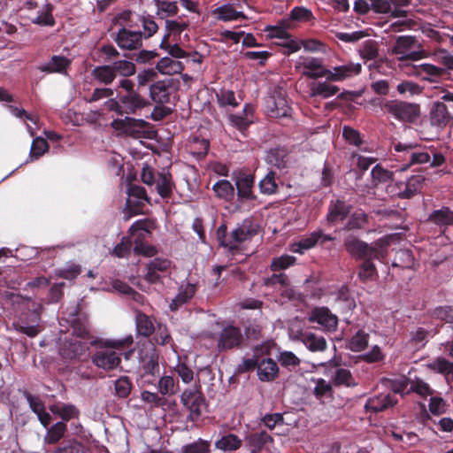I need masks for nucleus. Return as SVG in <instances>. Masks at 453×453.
<instances>
[{"instance_id":"nucleus-8","label":"nucleus","mask_w":453,"mask_h":453,"mask_svg":"<svg viewBox=\"0 0 453 453\" xmlns=\"http://www.w3.org/2000/svg\"><path fill=\"white\" fill-rule=\"evenodd\" d=\"M394 150L395 152L399 153V155L396 156L397 160L403 159L408 161L403 167V170L416 164H424L430 161L428 152L418 150L417 144L403 143L399 142L394 145Z\"/></svg>"},{"instance_id":"nucleus-59","label":"nucleus","mask_w":453,"mask_h":453,"mask_svg":"<svg viewBox=\"0 0 453 453\" xmlns=\"http://www.w3.org/2000/svg\"><path fill=\"white\" fill-rule=\"evenodd\" d=\"M87 349L88 347L84 342H69L67 349L65 350V354L71 359H81L85 355Z\"/></svg>"},{"instance_id":"nucleus-25","label":"nucleus","mask_w":453,"mask_h":453,"mask_svg":"<svg viewBox=\"0 0 453 453\" xmlns=\"http://www.w3.org/2000/svg\"><path fill=\"white\" fill-rule=\"evenodd\" d=\"M134 339L132 335L126 336L119 340H115V368L120 366L121 357L125 360H130L134 354L133 347Z\"/></svg>"},{"instance_id":"nucleus-20","label":"nucleus","mask_w":453,"mask_h":453,"mask_svg":"<svg viewBox=\"0 0 453 453\" xmlns=\"http://www.w3.org/2000/svg\"><path fill=\"white\" fill-rule=\"evenodd\" d=\"M69 322L73 328V334L82 339H92L89 334V323L88 315L79 311V305L76 306L73 313H70Z\"/></svg>"},{"instance_id":"nucleus-22","label":"nucleus","mask_w":453,"mask_h":453,"mask_svg":"<svg viewBox=\"0 0 453 453\" xmlns=\"http://www.w3.org/2000/svg\"><path fill=\"white\" fill-rule=\"evenodd\" d=\"M258 233V226L251 219H245L235 229L231 232L230 239L234 242H243Z\"/></svg>"},{"instance_id":"nucleus-37","label":"nucleus","mask_w":453,"mask_h":453,"mask_svg":"<svg viewBox=\"0 0 453 453\" xmlns=\"http://www.w3.org/2000/svg\"><path fill=\"white\" fill-rule=\"evenodd\" d=\"M215 195L226 202H231L235 196V188L233 184L226 180H220L212 186Z\"/></svg>"},{"instance_id":"nucleus-2","label":"nucleus","mask_w":453,"mask_h":453,"mask_svg":"<svg viewBox=\"0 0 453 453\" xmlns=\"http://www.w3.org/2000/svg\"><path fill=\"white\" fill-rule=\"evenodd\" d=\"M391 54L396 56L399 61H416L424 57V50L417 36L400 35L391 48Z\"/></svg>"},{"instance_id":"nucleus-47","label":"nucleus","mask_w":453,"mask_h":453,"mask_svg":"<svg viewBox=\"0 0 453 453\" xmlns=\"http://www.w3.org/2000/svg\"><path fill=\"white\" fill-rule=\"evenodd\" d=\"M181 453H211V442L198 438L193 442L183 445Z\"/></svg>"},{"instance_id":"nucleus-27","label":"nucleus","mask_w":453,"mask_h":453,"mask_svg":"<svg viewBox=\"0 0 453 453\" xmlns=\"http://www.w3.org/2000/svg\"><path fill=\"white\" fill-rule=\"evenodd\" d=\"M173 84L171 79L158 81L150 87L151 99L157 104H167L170 102V89Z\"/></svg>"},{"instance_id":"nucleus-41","label":"nucleus","mask_w":453,"mask_h":453,"mask_svg":"<svg viewBox=\"0 0 453 453\" xmlns=\"http://www.w3.org/2000/svg\"><path fill=\"white\" fill-rule=\"evenodd\" d=\"M429 220L440 226L453 225V211L449 207H442L440 210L434 211Z\"/></svg>"},{"instance_id":"nucleus-33","label":"nucleus","mask_w":453,"mask_h":453,"mask_svg":"<svg viewBox=\"0 0 453 453\" xmlns=\"http://www.w3.org/2000/svg\"><path fill=\"white\" fill-rule=\"evenodd\" d=\"M71 63L72 61L65 56L54 55L48 63L40 65L38 69L46 73H64Z\"/></svg>"},{"instance_id":"nucleus-45","label":"nucleus","mask_w":453,"mask_h":453,"mask_svg":"<svg viewBox=\"0 0 453 453\" xmlns=\"http://www.w3.org/2000/svg\"><path fill=\"white\" fill-rule=\"evenodd\" d=\"M259 190L264 195H273L278 191L276 183V173L269 171L258 183Z\"/></svg>"},{"instance_id":"nucleus-60","label":"nucleus","mask_w":453,"mask_h":453,"mask_svg":"<svg viewBox=\"0 0 453 453\" xmlns=\"http://www.w3.org/2000/svg\"><path fill=\"white\" fill-rule=\"evenodd\" d=\"M115 291L119 292L120 294L130 296L134 301L137 303H142L144 296L139 292L135 291L129 285L115 280Z\"/></svg>"},{"instance_id":"nucleus-17","label":"nucleus","mask_w":453,"mask_h":453,"mask_svg":"<svg viewBox=\"0 0 453 453\" xmlns=\"http://www.w3.org/2000/svg\"><path fill=\"white\" fill-rule=\"evenodd\" d=\"M155 189L158 196L165 201H168L176 189V184L173 174L169 171L157 172V178L154 183Z\"/></svg>"},{"instance_id":"nucleus-24","label":"nucleus","mask_w":453,"mask_h":453,"mask_svg":"<svg viewBox=\"0 0 453 453\" xmlns=\"http://www.w3.org/2000/svg\"><path fill=\"white\" fill-rule=\"evenodd\" d=\"M425 178L422 175H412L407 179L406 182L397 183L400 190L396 196L401 199H410L419 192L423 187Z\"/></svg>"},{"instance_id":"nucleus-61","label":"nucleus","mask_w":453,"mask_h":453,"mask_svg":"<svg viewBox=\"0 0 453 453\" xmlns=\"http://www.w3.org/2000/svg\"><path fill=\"white\" fill-rule=\"evenodd\" d=\"M49 150V144L44 138L36 137L33 140L30 157L31 158L37 159L42 157Z\"/></svg>"},{"instance_id":"nucleus-43","label":"nucleus","mask_w":453,"mask_h":453,"mask_svg":"<svg viewBox=\"0 0 453 453\" xmlns=\"http://www.w3.org/2000/svg\"><path fill=\"white\" fill-rule=\"evenodd\" d=\"M66 430L67 426L65 422H57L48 429L44 437L45 442L47 444H56L64 437Z\"/></svg>"},{"instance_id":"nucleus-36","label":"nucleus","mask_w":453,"mask_h":453,"mask_svg":"<svg viewBox=\"0 0 453 453\" xmlns=\"http://www.w3.org/2000/svg\"><path fill=\"white\" fill-rule=\"evenodd\" d=\"M301 337L306 348L312 352L324 351L327 347L326 339L323 336L316 335L314 333L304 332Z\"/></svg>"},{"instance_id":"nucleus-49","label":"nucleus","mask_w":453,"mask_h":453,"mask_svg":"<svg viewBox=\"0 0 453 453\" xmlns=\"http://www.w3.org/2000/svg\"><path fill=\"white\" fill-rule=\"evenodd\" d=\"M157 7V14L165 19L170 16H174L178 13L179 8L176 2H168L163 0H154Z\"/></svg>"},{"instance_id":"nucleus-28","label":"nucleus","mask_w":453,"mask_h":453,"mask_svg":"<svg viewBox=\"0 0 453 453\" xmlns=\"http://www.w3.org/2000/svg\"><path fill=\"white\" fill-rule=\"evenodd\" d=\"M289 150L286 146L278 145L271 148L265 156V161L278 169L288 167Z\"/></svg>"},{"instance_id":"nucleus-5","label":"nucleus","mask_w":453,"mask_h":453,"mask_svg":"<svg viewBox=\"0 0 453 453\" xmlns=\"http://www.w3.org/2000/svg\"><path fill=\"white\" fill-rule=\"evenodd\" d=\"M126 193L127 195L125 206L126 219L142 213L145 203H150V197L145 188L141 185L129 183L126 188Z\"/></svg>"},{"instance_id":"nucleus-1","label":"nucleus","mask_w":453,"mask_h":453,"mask_svg":"<svg viewBox=\"0 0 453 453\" xmlns=\"http://www.w3.org/2000/svg\"><path fill=\"white\" fill-rule=\"evenodd\" d=\"M134 60L115 59V77L122 76L118 81L117 96L115 98V113L122 115L135 112L147 105V102L134 90V83L126 77L135 73Z\"/></svg>"},{"instance_id":"nucleus-55","label":"nucleus","mask_w":453,"mask_h":453,"mask_svg":"<svg viewBox=\"0 0 453 453\" xmlns=\"http://www.w3.org/2000/svg\"><path fill=\"white\" fill-rule=\"evenodd\" d=\"M374 258H364L363 263L359 267L358 277L363 281L365 282L372 279V277L377 273L376 267L372 263Z\"/></svg>"},{"instance_id":"nucleus-40","label":"nucleus","mask_w":453,"mask_h":453,"mask_svg":"<svg viewBox=\"0 0 453 453\" xmlns=\"http://www.w3.org/2000/svg\"><path fill=\"white\" fill-rule=\"evenodd\" d=\"M290 28V24L288 19H282L277 25L266 26L263 31L266 33V37L268 39L279 38L284 39L289 35L288 29Z\"/></svg>"},{"instance_id":"nucleus-58","label":"nucleus","mask_w":453,"mask_h":453,"mask_svg":"<svg viewBox=\"0 0 453 453\" xmlns=\"http://www.w3.org/2000/svg\"><path fill=\"white\" fill-rule=\"evenodd\" d=\"M314 19L311 11L303 6H296L294 7L289 13V18L288 19L290 21H297V22H308Z\"/></svg>"},{"instance_id":"nucleus-48","label":"nucleus","mask_w":453,"mask_h":453,"mask_svg":"<svg viewBox=\"0 0 453 453\" xmlns=\"http://www.w3.org/2000/svg\"><path fill=\"white\" fill-rule=\"evenodd\" d=\"M311 91L313 96H320L324 98H328L334 96L339 91V88L324 81L313 84L311 88Z\"/></svg>"},{"instance_id":"nucleus-6","label":"nucleus","mask_w":453,"mask_h":453,"mask_svg":"<svg viewBox=\"0 0 453 453\" xmlns=\"http://www.w3.org/2000/svg\"><path fill=\"white\" fill-rule=\"evenodd\" d=\"M343 247L355 259L378 258L380 260L382 257L380 249L369 245L354 234H349L344 238Z\"/></svg>"},{"instance_id":"nucleus-56","label":"nucleus","mask_w":453,"mask_h":453,"mask_svg":"<svg viewBox=\"0 0 453 453\" xmlns=\"http://www.w3.org/2000/svg\"><path fill=\"white\" fill-rule=\"evenodd\" d=\"M419 68V74L425 75L423 78L427 80L434 81L446 73V70L444 68L438 67L432 64H423Z\"/></svg>"},{"instance_id":"nucleus-51","label":"nucleus","mask_w":453,"mask_h":453,"mask_svg":"<svg viewBox=\"0 0 453 453\" xmlns=\"http://www.w3.org/2000/svg\"><path fill=\"white\" fill-rule=\"evenodd\" d=\"M125 57L128 59L134 60L138 64H150L158 57V53L156 50H142L140 51H133L125 54Z\"/></svg>"},{"instance_id":"nucleus-64","label":"nucleus","mask_w":453,"mask_h":453,"mask_svg":"<svg viewBox=\"0 0 453 453\" xmlns=\"http://www.w3.org/2000/svg\"><path fill=\"white\" fill-rule=\"evenodd\" d=\"M432 317L446 323H453V306H439L433 312Z\"/></svg>"},{"instance_id":"nucleus-39","label":"nucleus","mask_w":453,"mask_h":453,"mask_svg":"<svg viewBox=\"0 0 453 453\" xmlns=\"http://www.w3.org/2000/svg\"><path fill=\"white\" fill-rule=\"evenodd\" d=\"M214 13L217 18L222 21H232L239 19H246L247 16L242 12L234 10L232 4H223L215 9Z\"/></svg>"},{"instance_id":"nucleus-46","label":"nucleus","mask_w":453,"mask_h":453,"mask_svg":"<svg viewBox=\"0 0 453 453\" xmlns=\"http://www.w3.org/2000/svg\"><path fill=\"white\" fill-rule=\"evenodd\" d=\"M369 341V334L364 330H358L349 341L348 348L354 352L364 350Z\"/></svg>"},{"instance_id":"nucleus-15","label":"nucleus","mask_w":453,"mask_h":453,"mask_svg":"<svg viewBox=\"0 0 453 453\" xmlns=\"http://www.w3.org/2000/svg\"><path fill=\"white\" fill-rule=\"evenodd\" d=\"M351 209L352 205L346 203L343 200L330 201L326 216L327 224L334 226L339 222H343L349 215Z\"/></svg>"},{"instance_id":"nucleus-10","label":"nucleus","mask_w":453,"mask_h":453,"mask_svg":"<svg viewBox=\"0 0 453 453\" xmlns=\"http://www.w3.org/2000/svg\"><path fill=\"white\" fill-rule=\"evenodd\" d=\"M218 349L219 351H227L244 347V336L240 327L227 325L219 334Z\"/></svg>"},{"instance_id":"nucleus-9","label":"nucleus","mask_w":453,"mask_h":453,"mask_svg":"<svg viewBox=\"0 0 453 453\" xmlns=\"http://www.w3.org/2000/svg\"><path fill=\"white\" fill-rule=\"evenodd\" d=\"M158 352L151 342L142 344L138 350L140 370L142 376L159 373Z\"/></svg>"},{"instance_id":"nucleus-4","label":"nucleus","mask_w":453,"mask_h":453,"mask_svg":"<svg viewBox=\"0 0 453 453\" xmlns=\"http://www.w3.org/2000/svg\"><path fill=\"white\" fill-rule=\"evenodd\" d=\"M180 402L188 411V419L192 422H197L208 406L200 386L185 389L180 395Z\"/></svg>"},{"instance_id":"nucleus-11","label":"nucleus","mask_w":453,"mask_h":453,"mask_svg":"<svg viewBox=\"0 0 453 453\" xmlns=\"http://www.w3.org/2000/svg\"><path fill=\"white\" fill-rule=\"evenodd\" d=\"M429 121L437 132L453 125V105L449 106L444 102L434 103L429 112Z\"/></svg>"},{"instance_id":"nucleus-34","label":"nucleus","mask_w":453,"mask_h":453,"mask_svg":"<svg viewBox=\"0 0 453 453\" xmlns=\"http://www.w3.org/2000/svg\"><path fill=\"white\" fill-rule=\"evenodd\" d=\"M266 108L272 118L287 117L289 114L290 107L287 100L282 96H272L266 101Z\"/></svg>"},{"instance_id":"nucleus-16","label":"nucleus","mask_w":453,"mask_h":453,"mask_svg":"<svg viewBox=\"0 0 453 453\" xmlns=\"http://www.w3.org/2000/svg\"><path fill=\"white\" fill-rule=\"evenodd\" d=\"M148 122L143 119H136L126 117L123 119H115V131H119L127 135L135 138L141 137Z\"/></svg>"},{"instance_id":"nucleus-13","label":"nucleus","mask_w":453,"mask_h":453,"mask_svg":"<svg viewBox=\"0 0 453 453\" xmlns=\"http://www.w3.org/2000/svg\"><path fill=\"white\" fill-rule=\"evenodd\" d=\"M115 42L120 49L133 52L142 46V34L129 27H122L115 35Z\"/></svg>"},{"instance_id":"nucleus-30","label":"nucleus","mask_w":453,"mask_h":453,"mask_svg":"<svg viewBox=\"0 0 453 453\" xmlns=\"http://www.w3.org/2000/svg\"><path fill=\"white\" fill-rule=\"evenodd\" d=\"M257 376L261 381L269 382L274 380L279 374L277 363L272 358H258Z\"/></svg>"},{"instance_id":"nucleus-23","label":"nucleus","mask_w":453,"mask_h":453,"mask_svg":"<svg viewBox=\"0 0 453 453\" xmlns=\"http://www.w3.org/2000/svg\"><path fill=\"white\" fill-rule=\"evenodd\" d=\"M197 291V287L192 283L181 285L176 296L171 301L169 309L171 311L175 312L179 311L183 305L191 301Z\"/></svg>"},{"instance_id":"nucleus-32","label":"nucleus","mask_w":453,"mask_h":453,"mask_svg":"<svg viewBox=\"0 0 453 453\" xmlns=\"http://www.w3.org/2000/svg\"><path fill=\"white\" fill-rule=\"evenodd\" d=\"M368 225V215L363 210H356L349 213L343 226V231L365 230Z\"/></svg>"},{"instance_id":"nucleus-14","label":"nucleus","mask_w":453,"mask_h":453,"mask_svg":"<svg viewBox=\"0 0 453 453\" xmlns=\"http://www.w3.org/2000/svg\"><path fill=\"white\" fill-rule=\"evenodd\" d=\"M40 319L41 317L38 311L28 310L27 312L20 315L19 321L14 326L17 331L29 337H35L40 332L38 328Z\"/></svg>"},{"instance_id":"nucleus-63","label":"nucleus","mask_w":453,"mask_h":453,"mask_svg":"<svg viewBox=\"0 0 453 453\" xmlns=\"http://www.w3.org/2000/svg\"><path fill=\"white\" fill-rule=\"evenodd\" d=\"M93 75L99 81L109 84L113 81V67L110 65H103L96 67L93 70Z\"/></svg>"},{"instance_id":"nucleus-12","label":"nucleus","mask_w":453,"mask_h":453,"mask_svg":"<svg viewBox=\"0 0 453 453\" xmlns=\"http://www.w3.org/2000/svg\"><path fill=\"white\" fill-rule=\"evenodd\" d=\"M237 200L241 203L256 201L257 195L254 193L255 176L250 173L241 172L234 178Z\"/></svg>"},{"instance_id":"nucleus-44","label":"nucleus","mask_w":453,"mask_h":453,"mask_svg":"<svg viewBox=\"0 0 453 453\" xmlns=\"http://www.w3.org/2000/svg\"><path fill=\"white\" fill-rule=\"evenodd\" d=\"M136 328L140 335L150 337L155 331L154 323L145 313H139L136 316Z\"/></svg>"},{"instance_id":"nucleus-18","label":"nucleus","mask_w":453,"mask_h":453,"mask_svg":"<svg viewBox=\"0 0 453 453\" xmlns=\"http://www.w3.org/2000/svg\"><path fill=\"white\" fill-rule=\"evenodd\" d=\"M309 321L318 323L326 331H334L338 325V319L327 307L314 308L309 317Z\"/></svg>"},{"instance_id":"nucleus-26","label":"nucleus","mask_w":453,"mask_h":453,"mask_svg":"<svg viewBox=\"0 0 453 453\" xmlns=\"http://www.w3.org/2000/svg\"><path fill=\"white\" fill-rule=\"evenodd\" d=\"M397 403V400L390 394L379 395L369 398L365 405L367 411L372 413L382 412Z\"/></svg>"},{"instance_id":"nucleus-54","label":"nucleus","mask_w":453,"mask_h":453,"mask_svg":"<svg viewBox=\"0 0 453 453\" xmlns=\"http://www.w3.org/2000/svg\"><path fill=\"white\" fill-rule=\"evenodd\" d=\"M428 367L436 372L445 375L446 377L449 376L450 372H453V363L444 357L435 358L428 365Z\"/></svg>"},{"instance_id":"nucleus-21","label":"nucleus","mask_w":453,"mask_h":453,"mask_svg":"<svg viewBox=\"0 0 453 453\" xmlns=\"http://www.w3.org/2000/svg\"><path fill=\"white\" fill-rule=\"evenodd\" d=\"M299 65L303 67L302 75L310 79H318L326 77L329 73V69H326L322 63V59L318 58H304L303 62Z\"/></svg>"},{"instance_id":"nucleus-3","label":"nucleus","mask_w":453,"mask_h":453,"mask_svg":"<svg viewBox=\"0 0 453 453\" xmlns=\"http://www.w3.org/2000/svg\"><path fill=\"white\" fill-rule=\"evenodd\" d=\"M381 109L385 113L403 123H414L420 117V106L415 103L397 99L388 100Z\"/></svg>"},{"instance_id":"nucleus-50","label":"nucleus","mask_w":453,"mask_h":453,"mask_svg":"<svg viewBox=\"0 0 453 453\" xmlns=\"http://www.w3.org/2000/svg\"><path fill=\"white\" fill-rule=\"evenodd\" d=\"M319 242V234L311 233L308 237L301 239L292 246V251L303 254L304 250L313 248Z\"/></svg>"},{"instance_id":"nucleus-7","label":"nucleus","mask_w":453,"mask_h":453,"mask_svg":"<svg viewBox=\"0 0 453 453\" xmlns=\"http://www.w3.org/2000/svg\"><path fill=\"white\" fill-rule=\"evenodd\" d=\"M90 346L96 348L92 356L93 363L104 370L113 369V340L95 338L90 342Z\"/></svg>"},{"instance_id":"nucleus-29","label":"nucleus","mask_w":453,"mask_h":453,"mask_svg":"<svg viewBox=\"0 0 453 453\" xmlns=\"http://www.w3.org/2000/svg\"><path fill=\"white\" fill-rule=\"evenodd\" d=\"M171 265V261L166 258L156 257L147 265L145 280L150 283H157L160 280L159 273H165Z\"/></svg>"},{"instance_id":"nucleus-52","label":"nucleus","mask_w":453,"mask_h":453,"mask_svg":"<svg viewBox=\"0 0 453 453\" xmlns=\"http://www.w3.org/2000/svg\"><path fill=\"white\" fill-rule=\"evenodd\" d=\"M414 265V257L412 252L409 250H400L396 252L393 266H398L402 268H411Z\"/></svg>"},{"instance_id":"nucleus-57","label":"nucleus","mask_w":453,"mask_h":453,"mask_svg":"<svg viewBox=\"0 0 453 453\" xmlns=\"http://www.w3.org/2000/svg\"><path fill=\"white\" fill-rule=\"evenodd\" d=\"M296 258L290 255H282L273 258L270 269L273 272H279L288 269L296 264Z\"/></svg>"},{"instance_id":"nucleus-38","label":"nucleus","mask_w":453,"mask_h":453,"mask_svg":"<svg viewBox=\"0 0 453 453\" xmlns=\"http://www.w3.org/2000/svg\"><path fill=\"white\" fill-rule=\"evenodd\" d=\"M332 383L334 387L354 388L357 385L351 372L346 368H337L332 377Z\"/></svg>"},{"instance_id":"nucleus-53","label":"nucleus","mask_w":453,"mask_h":453,"mask_svg":"<svg viewBox=\"0 0 453 453\" xmlns=\"http://www.w3.org/2000/svg\"><path fill=\"white\" fill-rule=\"evenodd\" d=\"M179 388L173 376L165 375L158 381V390L163 395H173Z\"/></svg>"},{"instance_id":"nucleus-35","label":"nucleus","mask_w":453,"mask_h":453,"mask_svg":"<svg viewBox=\"0 0 453 453\" xmlns=\"http://www.w3.org/2000/svg\"><path fill=\"white\" fill-rule=\"evenodd\" d=\"M184 65L179 60L173 59L169 57L161 58L156 65V69L162 74L173 75L180 73L184 70Z\"/></svg>"},{"instance_id":"nucleus-19","label":"nucleus","mask_w":453,"mask_h":453,"mask_svg":"<svg viewBox=\"0 0 453 453\" xmlns=\"http://www.w3.org/2000/svg\"><path fill=\"white\" fill-rule=\"evenodd\" d=\"M361 71V64L349 62L341 65L334 66L332 70H329L327 81H342L358 75Z\"/></svg>"},{"instance_id":"nucleus-31","label":"nucleus","mask_w":453,"mask_h":453,"mask_svg":"<svg viewBox=\"0 0 453 453\" xmlns=\"http://www.w3.org/2000/svg\"><path fill=\"white\" fill-rule=\"evenodd\" d=\"M245 441L251 453H259L266 444L273 442V438L267 432L260 431L247 434Z\"/></svg>"},{"instance_id":"nucleus-42","label":"nucleus","mask_w":453,"mask_h":453,"mask_svg":"<svg viewBox=\"0 0 453 453\" xmlns=\"http://www.w3.org/2000/svg\"><path fill=\"white\" fill-rule=\"evenodd\" d=\"M242 440L234 434H228L222 436L215 443L217 449L224 451H234L241 448Z\"/></svg>"},{"instance_id":"nucleus-62","label":"nucleus","mask_w":453,"mask_h":453,"mask_svg":"<svg viewBox=\"0 0 453 453\" xmlns=\"http://www.w3.org/2000/svg\"><path fill=\"white\" fill-rule=\"evenodd\" d=\"M373 182L386 183L393 180V173L383 168L380 165H376L371 172Z\"/></svg>"}]
</instances>
